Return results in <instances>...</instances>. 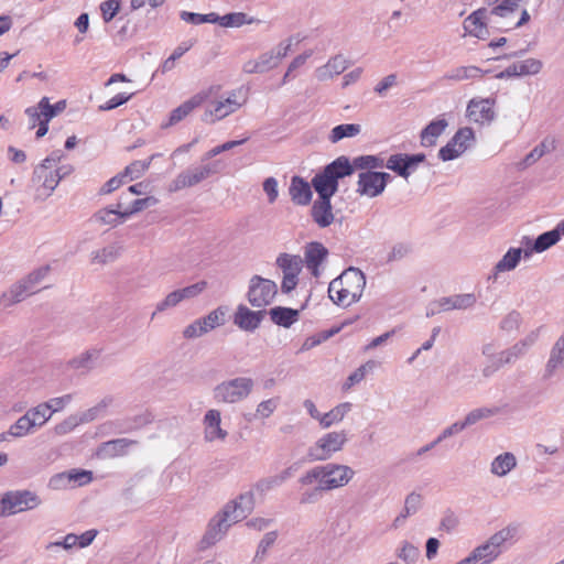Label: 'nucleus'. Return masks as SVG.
I'll return each instance as SVG.
<instances>
[{
	"label": "nucleus",
	"mask_w": 564,
	"mask_h": 564,
	"mask_svg": "<svg viewBox=\"0 0 564 564\" xmlns=\"http://www.w3.org/2000/svg\"><path fill=\"white\" fill-rule=\"evenodd\" d=\"M299 311L290 307L276 306L270 310L272 322L279 326L289 328L299 319Z\"/></svg>",
	"instance_id": "obj_39"
},
{
	"label": "nucleus",
	"mask_w": 564,
	"mask_h": 564,
	"mask_svg": "<svg viewBox=\"0 0 564 564\" xmlns=\"http://www.w3.org/2000/svg\"><path fill=\"white\" fill-rule=\"evenodd\" d=\"M279 398H270L261 401L256 409V417L258 419H268L270 417L274 411L278 409Z\"/></svg>",
	"instance_id": "obj_60"
},
{
	"label": "nucleus",
	"mask_w": 564,
	"mask_h": 564,
	"mask_svg": "<svg viewBox=\"0 0 564 564\" xmlns=\"http://www.w3.org/2000/svg\"><path fill=\"white\" fill-rule=\"evenodd\" d=\"M477 303V297L474 293L454 294L451 296L441 297L436 304L438 312H447L453 310L465 311L474 307Z\"/></svg>",
	"instance_id": "obj_24"
},
{
	"label": "nucleus",
	"mask_w": 564,
	"mask_h": 564,
	"mask_svg": "<svg viewBox=\"0 0 564 564\" xmlns=\"http://www.w3.org/2000/svg\"><path fill=\"white\" fill-rule=\"evenodd\" d=\"M207 286H208V283L206 281L202 280V281H198L191 285L181 288V289H178V291H180L182 300L184 302V301H189V300L198 297L202 293H204L206 291Z\"/></svg>",
	"instance_id": "obj_58"
},
{
	"label": "nucleus",
	"mask_w": 564,
	"mask_h": 564,
	"mask_svg": "<svg viewBox=\"0 0 564 564\" xmlns=\"http://www.w3.org/2000/svg\"><path fill=\"white\" fill-rule=\"evenodd\" d=\"M35 431L33 424H31L30 416L25 413L13 423L8 434L13 437H24Z\"/></svg>",
	"instance_id": "obj_54"
},
{
	"label": "nucleus",
	"mask_w": 564,
	"mask_h": 564,
	"mask_svg": "<svg viewBox=\"0 0 564 564\" xmlns=\"http://www.w3.org/2000/svg\"><path fill=\"white\" fill-rule=\"evenodd\" d=\"M301 486V496H300V503L302 505H308L316 502L322 492L325 491L324 489H319V485L316 484V486Z\"/></svg>",
	"instance_id": "obj_61"
},
{
	"label": "nucleus",
	"mask_w": 564,
	"mask_h": 564,
	"mask_svg": "<svg viewBox=\"0 0 564 564\" xmlns=\"http://www.w3.org/2000/svg\"><path fill=\"white\" fill-rule=\"evenodd\" d=\"M102 350L100 348H90L74 357L69 365L75 370L88 372L99 365Z\"/></svg>",
	"instance_id": "obj_29"
},
{
	"label": "nucleus",
	"mask_w": 564,
	"mask_h": 564,
	"mask_svg": "<svg viewBox=\"0 0 564 564\" xmlns=\"http://www.w3.org/2000/svg\"><path fill=\"white\" fill-rule=\"evenodd\" d=\"M62 151H54L34 166L30 188L33 199L42 203L51 197L61 181L74 172L70 164H62Z\"/></svg>",
	"instance_id": "obj_1"
},
{
	"label": "nucleus",
	"mask_w": 564,
	"mask_h": 564,
	"mask_svg": "<svg viewBox=\"0 0 564 564\" xmlns=\"http://www.w3.org/2000/svg\"><path fill=\"white\" fill-rule=\"evenodd\" d=\"M295 471H296V467L295 466H291V467L284 469L279 475H275L273 477H270V478H267V479H263V480L259 481L258 485H257V488L262 490V491L270 490L273 487L282 485L286 479L291 478L294 475Z\"/></svg>",
	"instance_id": "obj_53"
},
{
	"label": "nucleus",
	"mask_w": 564,
	"mask_h": 564,
	"mask_svg": "<svg viewBox=\"0 0 564 564\" xmlns=\"http://www.w3.org/2000/svg\"><path fill=\"white\" fill-rule=\"evenodd\" d=\"M518 460L513 453L505 452L497 455L490 463V474L498 478L508 476L516 467Z\"/></svg>",
	"instance_id": "obj_30"
},
{
	"label": "nucleus",
	"mask_w": 564,
	"mask_h": 564,
	"mask_svg": "<svg viewBox=\"0 0 564 564\" xmlns=\"http://www.w3.org/2000/svg\"><path fill=\"white\" fill-rule=\"evenodd\" d=\"M397 555L404 563L414 564L420 557V549L412 543L403 542V545L398 551Z\"/></svg>",
	"instance_id": "obj_59"
},
{
	"label": "nucleus",
	"mask_w": 564,
	"mask_h": 564,
	"mask_svg": "<svg viewBox=\"0 0 564 564\" xmlns=\"http://www.w3.org/2000/svg\"><path fill=\"white\" fill-rule=\"evenodd\" d=\"M120 1L119 0H107L100 4V11L105 22H110L116 14L119 12Z\"/></svg>",
	"instance_id": "obj_64"
},
{
	"label": "nucleus",
	"mask_w": 564,
	"mask_h": 564,
	"mask_svg": "<svg viewBox=\"0 0 564 564\" xmlns=\"http://www.w3.org/2000/svg\"><path fill=\"white\" fill-rule=\"evenodd\" d=\"M523 0H484L488 23L507 32L519 29L530 20L528 10H520Z\"/></svg>",
	"instance_id": "obj_2"
},
{
	"label": "nucleus",
	"mask_w": 564,
	"mask_h": 564,
	"mask_svg": "<svg viewBox=\"0 0 564 564\" xmlns=\"http://www.w3.org/2000/svg\"><path fill=\"white\" fill-rule=\"evenodd\" d=\"M355 471L347 465L328 463L308 469L299 478L302 486L319 485L325 491L346 486L354 477Z\"/></svg>",
	"instance_id": "obj_4"
},
{
	"label": "nucleus",
	"mask_w": 564,
	"mask_h": 564,
	"mask_svg": "<svg viewBox=\"0 0 564 564\" xmlns=\"http://www.w3.org/2000/svg\"><path fill=\"white\" fill-rule=\"evenodd\" d=\"M227 308L224 306H218L217 308L210 311L207 315L202 318H198L204 330L209 333L210 330L223 326L226 322Z\"/></svg>",
	"instance_id": "obj_42"
},
{
	"label": "nucleus",
	"mask_w": 564,
	"mask_h": 564,
	"mask_svg": "<svg viewBox=\"0 0 564 564\" xmlns=\"http://www.w3.org/2000/svg\"><path fill=\"white\" fill-rule=\"evenodd\" d=\"M213 90L214 87L200 90L173 109L169 116L167 122L163 123V128L175 126L184 120L194 109L202 106L210 97Z\"/></svg>",
	"instance_id": "obj_20"
},
{
	"label": "nucleus",
	"mask_w": 564,
	"mask_h": 564,
	"mask_svg": "<svg viewBox=\"0 0 564 564\" xmlns=\"http://www.w3.org/2000/svg\"><path fill=\"white\" fill-rule=\"evenodd\" d=\"M254 380L250 377H236L218 383L213 389L216 403L236 404L247 400L254 389Z\"/></svg>",
	"instance_id": "obj_7"
},
{
	"label": "nucleus",
	"mask_w": 564,
	"mask_h": 564,
	"mask_svg": "<svg viewBox=\"0 0 564 564\" xmlns=\"http://www.w3.org/2000/svg\"><path fill=\"white\" fill-rule=\"evenodd\" d=\"M347 442L348 434L344 430L325 433L310 446L307 456L313 462L330 459L336 453L344 449Z\"/></svg>",
	"instance_id": "obj_9"
},
{
	"label": "nucleus",
	"mask_w": 564,
	"mask_h": 564,
	"mask_svg": "<svg viewBox=\"0 0 564 564\" xmlns=\"http://www.w3.org/2000/svg\"><path fill=\"white\" fill-rule=\"evenodd\" d=\"M384 166L405 180H408L412 173L405 159V154L401 153L390 155L387 162H384Z\"/></svg>",
	"instance_id": "obj_48"
},
{
	"label": "nucleus",
	"mask_w": 564,
	"mask_h": 564,
	"mask_svg": "<svg viewBox=\"0 0 564 564\" xmlns=\"http://www.w3.org/2000/svg\"><path fill=\"white\" fill-rule=\"evenodd\" d=\"M37 496L28 490L8 491L0 495V516L8 517L39 506Z\"/></svg>",
	"instance_id": "obj_11"
},
{
	"label": "nucleus",
	"mask_w": 564,
	"mask_h": 564,
	"mask_svg": "<svg viewBox=\"0 0 564 564\" xmlns=\"http://www.w3.org/2000/svg\"><path fill=\"white\" fill-rule=\"evenodd\" d=\"M423 496L416 491L410 492L404 501L403 511L394 519V525L401 527L404 525V520L415 512L422 507Z\"/></svg>",
	"instance_id": "obj_38"
},
{
	"label": "nucleus",
	"mask_w": 564,
	"mask_h": 564,
	"mask_svg": "<svg viewBox=\"0 0 564 564\" xmlns=\"http://www.w3.org/2000/svg\"><path fill=\"white\" fill-rule=\"evenodd\" d=\"M524 258V248H510L494 267V275L514 270L521 258Z\"/></svg>",
	"instance_id": "obj_32"
},
{
	"label": "nucleus",
	"mask_w": 564,
	"mask_h": 564,
	"mask_svg": "<svg viewBox=\"0 0 564 564\" xmlns=\"http://www.w3.org/2000/svg\"><path fill=\"white\" fill-rule=\"evenodd\" d=\"M352 404L350 402H343L334 406L326 413H321L319 426L322 429H329L330 426L340 423L345 416L351 411Z\"/></svg>",
	"instance_id": "obj_36"
},
{
	"label": "nucleus",
	"mask_w": 564,
	"mask_h": 564,
	"mask_svg": "<svg viewBox=\"0 0 564 564\" xmlns=\"http://www.w3.org/2000/svg\"><path fill=\"white\" fill-rule=\"evenodd\" d=\"M354 173V166L350 164L349 158L341 155L325 166L317 173L312 185L319 198H332L338 189V180L349 176Z\"/></svg>",
	"instance_id": "obj_6"
},
{
	"label": "nucleus",
	"mask_w": 564,
	"mask_h": 564,
	"mask_svg": "<svg viewBox=\"0 0 564 564\" xmlns=\"http://www.w3.org/2000/svg\"><path fill=\"white\" fill-rule=\"evenodd\" d=\"M390 180L391 175L386 172H361L358 175L356 192L368 198L378 197L384 192Z\"/></svg>",
	"instance_id": "obj_15"
},
{
	"label": "nucleus",
	"mask_w": 564,
	"mask_h": 564,
	"mask_svg": "<svg viewBox=\"0 0 564 564\" xmlns=\"http://www.w3.org/2000/svg\"><path fill=\"white\" fill-rule=\"evenodd\" d=\"M217 173L216 163L204 164L181 172L169 185L170 192L193 187Z\"/></svg>",
	"instance_id": "obj_17"
},
{
	"label": "nucleus",
	"mask_w": 564,
	"mask_h": 564,
	"mask_svg": "<svg viewBox=\"0 0 564 564\" xmlns=\"http://www.w3.org/2000/svg\"><path fill=\"white\" fill-rule=\"evenodd\" d=\"M355 169L372 171L384 166V160L377 155H360L350 162Z\"/></svg>",
	"instance_id": "obj_56"
},
{
	"label": "nucleus",
	"mask_w": 564,
	"mask_h": 564,
	"mask_svg": "<svg viewBox=\"0 0 564 564\" xmlns=\"http://www.w3.org/2000/svg\"><path fill=\"white\" fill-rule=\"evenodd\" d=\"M121 256V247L110 243L105 247L95 249L89 254V263L96 268L108 265Z\"/></svg>",
	"instance_id": "obj_28"
},
{
	"label": "nucleus",
	"mask_w": 564,
	"mask_h": 564,
	"mask_svg": "<svg viewBox=\"0 0 564 564\" xmlns=\"http://www.w3.org/2000/svg\"><path fill=\"white\" fill-rule=\"evenodd\" d=\"M98 531H84L80 535L69 533L65 536L63 542L54 543L56 546H63L64 549H72L74 546L85 547L88 546L96 538Z\"/></svg>",
	"instance_id": "obj_41"
},
{
	"label": "nucleus",
	"mask_w": 564,
	"mask_h": 564,
	"mask_svg": "<svg viewBox=\"0 0 564 564\" xmlns=\"http://www.w3.org/2000/svg\"><path fill=\"white\" fill-rule=\"evenodd\" d=\"M46 408L47 406H45L44 403H40L39 405L26 411V414L30 416L31 424H33L35 430L44 426L46 422L52 417L51 411H48Z\"/></svg>",
	"instance_id": "obj_55"
},
{
	"label": "nucleus",
	"mask_w": 564,
	"mask_h": 564,
	"mask_svg": "<svg viewBox=\"0 0 564 564\" xmlns=\"http://www.w3.org/2000/svg\"><path fill=\"white\" fill-rule=\"evenodd\" d=\"M378 367V362L375 360H368L358 367L352 373L349 375L350 381H354L356 384L361 382L366 375L373 371Z\"/></svg>",
	"instance_id": "obj_63"
},
{
	"label": "nucleus",
	"mask_w": 564,
	"mask_h": 564,
	"mask_svg": "<svg viewBox=\"0 0 564 564\" xmlns=\"http://www.w3.org/2000/svg\"><path fill=\"white\" fill-rule=\"evenodd\" d=\"M291 41H284L262 53L257 58L243 63L242 72L246 74H263L278 67L291 48Z\"/></svg>",
	"instance_id": "obj_10"
},
{
	"label": "nucleus",
	"mask_w": 564,
	"mask_h": 564,
	"mask_svg": "<svg viewBox=\"0 0 564 564\" xmlns=\"http://www.w3.org/2000/svg\"><path fill=\"white\" fill-rule=\"evenodd\" d=\"M488 14L487 9L480 8L474 11L464 20V29L467 33L478 39L487 34Z\"/></svg>",
	"instance_id": "obj_26"
},
{
	"label": "nucleus",
	"mask_w": 564,
	"mask_h": 564,
	"mask_svg": "<svg viewBox=\"0 0 564 564\" xmlns=\"http://www.w3.org/2000/svg\"><path fill=\"white\" fill-rule=\"evenodd\" d=\"M84 423H89L88 421L84 420V412L73 414V415L68 416L67 419H65L59 424H57L55 426V432L58 435H64V434L69 433L70 431H73L76 426L84 424Z\"/></svg>",
	"instance_id": "obj_57"
},
{
	"label": "nucleus",
	"mask_w": 564,
	"mask_h": 564,
	"mask_svg": "<svg viewBox=\"0 0 564 564\" xmlns=\"http://www.w3.org/2000/svg\"><path fill=\"white\" fill-rule=\"evenodd\" d=\"M263 318V312L251 311L245 305H239L234 316V323L245 332H253Z\"/></svg>",
	"instance_id": "obj_25"
},
{
	"label": "nucleus",
	"mask_w": 564,
	"mask_h": 564,
	"mask_svg": "<svg viewBox=\"0 0 564 564\" xmlns=\"http://www.w3.org/2000/svg\"><path fill=\"white\" fill-rule=\"evenodd\" d=\"M348 66L346 58L341 55L332 57L325 65L318 67L315 76L318 80H328L341 74Z\"/></svg>",
	"instance_id": "obj_34"
},
{
	"label": "nucleus",
	"mask_w": 564,
	"mask_h": 564,
	"mask_svg": "<svg viewBox=\"0 0 564 564\" xmlns=\"http://www.w3.org/2000/svg\"><path fill=\"white\" fill-rule=\"evenodd\" d=\"M498 412L495 408H477L471 411H469L465 417L462 420L465 427H469L471 425L477 424L479 421L489 419L494 415H496Z\"/></svg>",
	"instance_id": "obj_52"
},
{
	"label": "nucleus",
	"mask_w": 564,
	"mask_h": 564,
	"mask_svg": "<svg viewBox=\"0 0 564 564\" xmlns=\"http://www.w3.org/2000/svg\"><path fill=\"white\" fill-rule=\"evenodd\" d=\"M360 131L361 127L357 123L339 124L332 129L328 139L332 143H337L345 138L358 135Z\"/></svg>",
	"instance_id": "obj_47"
},
{
	"label": "nucleus",
	"mask_w": 564,
	"mask_h": 564,
	"mask_svg": "<svg viewBox=\"0 0 564 564\" xmlns=\"http://www.w3.org/2000/svg\"><path fill=\"white\" fill-rule=\"evenodd\" d=\"M278 293V285L270 279L252 275L249 280L247 299L251 306L261 308L270 305Z\"/></svg>",
	"instance_id": "obj_12"
},
{
	"label": "nucleus",
	"mask_w": 564,
	"mask_h": 564,
	"mask_svg": "<svg viewBox=\"0 0 564 564\" xmlns=\"http://www.w3.org/2000/svg\"><path fill=\"white\" fill-rule=\"evenodd\" d=\"M327 254V249L319 242H311L305 247L304 260L315 278L319 276V265L325 261Z\"/></svg>",
	"instance_id": "obj_27"
},
{
	"label": "nucleus",
	"mask_w": 564,
	"mask_h": 564,
	"mask_svg": "<svg viewBox=\"0 0 564 564\" xmlns=\"http://www.w3.org/2000/svg\"><path fill=\"white\" fill-rule=\"evenodd\" d=\"M365 286L364 272L350 267L329 283L328 296L334 304L348 307L361 299Z\"/></svg>",
	"instance_id": "obj_3"
},
{
	"label": "nucleus",
	"mask_w": 564,
	"mask_h": 564,
	"mask_svg": "<svg viewBox=\"0 0 564 564\" xmlns=\"http://www.w3.org/2000/svg\"><path fill=\"white\" fill-rule=\"evenodd\" d=\"M312 217L319 227H327L334 221L330 198H319L314 202Z\"/></svg>",
	"instance_id": "obj_33"
},
{
	"label": "nucleus",
	"mask_w": 564,
	"mask_h": 564,
	"mask_svg": "<svg viewBox=\"0 0 564 564\" xmlns=\"http://www.w3.org/2000/svg\"><path fill=\"white\" fill-rule=\"evenodd\" d=\"M466 117L477 124L490 123L495 117V100L491 98H473L468 101Z\"/></svg>",
	"instance_id": "obj_19"
},
{
	"label": "nucleus",
	"mask_w": 564,
	"mask_h": 564,
	"mask_svg": "<svg viewBox=\"0 0 564 564\" xmlns=\"http://www.w3.org/2000/svg\"><path fill=\"white\" fill-rule=\"evenodd\" d=\"M538 338L536 332H531L523 339L516 343L512 347L498 354L499 365L512 364L523 357L528 350L534 345Z\"/></svg>",
	"instance_id": "obj_23"
},
{
	"label": "nucleus",
	"mask_w": 564,
	"mask_h": 564,
	"mask_svg": "<svg viewBox=\"0 0 564 564\" xmlns=\"http://www.w3.org/2000/svg\"><path fill=\"white\" fill-rule=\"evenodd\" d=\"M291 199L296 205H307L312 199L311 185L300 176H293L289 187Z\"/></svg>",
	"instance_id": "obj_31"
},
{
	"label": "nucleus",
	"mask_w": 564,
	"mask_h": 564,
	"mask_svg": "<svg viewBox=\"0 0 564 564\" xmlns=\"http://www.w3.org/2000/svg\"><path fill=\"white\" fill-rule=\"evenodd\" d=\"M254 507L251 491L238 495L227 501L209 520L208 529H229L248 518Z\"/></svg>",
	"instance_id": "obj_5"
},
{
	"label": "nucleus",
	"mask_w": 564,
	"mask_h": 564,
	"mask_svg": "<svg viewBox=\"0 0 564 564\" xmlns=\"http://www.w3.org/2000/svg\"><path fill=\"white\" fill-rule=\"evenodd\" d=\"M159 154L151 155L148 160L144 161H134L129 164L124 171L121 173L127 182L140 178L150 167L152 160H154Z\"/></svg>",
	"instance_id": "obj_45"
},
{
	"label": "nucleus",
	"mask_w": 564,
	"mask_h": 564,
	"mask_svg": "<svg viewBox=\"0 0 564 564\" xmlns=\"http://www.w3.org/2000/svg\"><path fill=\"white\" fill-rule=\"evenodd\" d=\"M485 73L486 72H484L481 68L474 65L459 66L452 69L447 74V78L456 82L474 80L481 78L485 75Z\"/></svg>",
	"instance_id": "obj_44"
},
{
	"label": "nucleus",
	"mask_w": 564,
	"mask_h": 564,
	"mask_svg": "<svg viewBox=\"0 0 564 564\" xmlns=\"http://www.w3.org/2000/svg\"><path fill=\"white\" fill-rule=\"evenodd\" d=\"M93 221L100 226L117 227L120 225L119 210L113 208H101L94 214Z\"/></svg>",
	"instance_id": "obj_49"
},
{
	"label": "nucleus",
	"mask_w": 564,
	"mask_h": 564,
	"mask_svg": "<svg viewBox=\"0 0 564 564\" xmlns=\"http://www.w3.org/2000/svg\"><path fill=\"white\" fill-rule=\"evenodd\" d=\"M517 532L518 531H496L485 544L489 545L492 552H497L498 556L503 547L511 545L518 539Z\"/></svg>",
	"instance_id": "obj_40"
},
{
	"label": "nucleus",
	"mask_w": 564,
	"mask_h": 564,
	"mask_svg": "<svg viewBox=\"0 0 564 564\" xmlns=\"http://www.w3.org/2000/svg\"><path fill=\"white\" fill-rule=\"evenodd\" d=\"M260 21L250 17L245 12H231L221 17V26L223 28H240L246 24H254Z\"/></svg>",
	"instance_id": "obj_46"
},
{
	"label": "nucleus",
	"mask_w": 564,
	"mask_h": 564,
	"mask_svg": "<svg viewBox=\"0 0 564 564\" xmlns=\"http://www.w3.org/2000/svg\"><path fill=\"white\" fill-rule=\"evenodd\" d=\"M246 102L247 96L242 89L231 90L206 107L202 121L209 124L215 123L238 111Z\"/></svg>",
	"instance_id": "obj_8"
},
{
	"label": "nucleus",
	"mask_w": 564,
	"mask_h": 564,
	"mask_svg": "<svg viewBox=\"0 0 564 564\" xmlns=\"http://www.w3.org/2000/svg\"><path fill=\"white\" fill-rule=\"evenodd\" d=\"M48 272V268H42L32 274L25 281L12 285L0 296V307L7 308L15 303L23 301L26 296L34 293L35 283H39Z\"/></svg>",
	"instance_id": "obj_13"
},
{
	"label": "nucleus",
	"mask_w": 564,
	"mask_h": 564,
	"mask_svg": "<svg viewBox=\"0 0 564 564\" xmlns=\"http://www.w3.org/2000/svg\"><path fill=\"white\" fill-rule=\"evenodd\" d=\"M543 62L539 58L528 57L518 61L496 75L497 79H509L513 77L534 76L541 73Z\"/></svg>",
	"instance_id": "obj_21"
},
{
	"label": "nucleus",
	"mask_w": 564,
	"mask_h": 564,
	"mask_svg": "<svg viewBox=\"0 0 564 564\" xmlns=\"http://www.w3.org/2000/svg\"><path fill=\"white\" fill-rule=\"evenodd\" d=\"M183 302L181 293L178 289L171 291L167 293L161 301L155 304L154 311L152 313V318L160 313L166 312L169 310L175 308Z\"/></svg>",
	"instance_id": "obj_50"
},
{
	"label": "nucleus",
	"mask_w": 564,
	"mask_h": 564,
	"mask_svg": "<svg viewBox=\"0 0 564 564\" xmlns=\"http://www.w3.org/2000/svg\"><path fill=\"white\" fill-rule=\"evenodd\" d=\"M475 141L474 130L469 127L460 128L453 138L438 151V158L442 161H452L459 158L471 147Z\"/></svg>",
	"instance_id": "obj_16"
},
{
	"label": "nucleus",
	"mask_w": 564,
	"mask_h": 564,
	"mask_svg": "<svg viewBox=\"0 0 564 564\" xmlns=\"http://www.w3.org/2000/svg\"><path fill=\"white\" fill-rule=\"evenodd\" d=\"M115 400L112 397L102 398L96 405L84 411V420L93 422L106 415L108 409L112 406Z\"/></svg>",
	"instance_id": "obj_51"
},
{
	"label": "nucleus",
	"mask_w": 564,
	"mask_h": 564,
	"mask_svg": "<svg viewBox=\"0 0 564 564\" xmlns=\"http://www.w3.org/2000/svg\"><path fill=\"white\" fill-rule=\"evenodd\" d=\"M48 110H54V108L50 104V99L47 97H43L36 106L26 108L25 115L29 119L30 129H33L41 123V120H43V113L48 112Z\"/></svg>",
	"instance_id": "obj_43"
},
{
	"label": "nucleus",
	"mask_w": 564,
	"mask_h": 564,
	"mask_svg": "<svg viewBox=\"0 0 564 564\" xmlns=\"http://www.w3.org/2000/svg\"><path fill=\"white\" fill-rule=\"evenodd\" d=\"M564 236V221H560L556 227L550 231L543 232L532 242L529 237H524L521 243L524 246V259H529L532 254L542 253L555 246Z\"/></svg>",
	"instance_id": "obj_18"
},
{
	"label": "nucleus",
	"mask_w": 564,
	"mask_h": 564,
	"mask_svg": "<svg viewBox=\"0 0 564 564\" xmlns=\"http://www.w3.org/2000/svg\"><path fill=\"white\" fill-rule=\"evenodd\" d=\"M447 127L448 122L443 117L431 121L421 132V144L423 147L435 145L438 137L443 134Z\"/></svg>",
	"instance_id": "obj_35"
},
{
	"label": "nucleus",
	"mask_w": 564,
	"mask_h": 564,
	"mask_svg": "<svg viewBox=\"0 0 564 564\" xmlns=\"http://www.w3.org/2000/svg\"><path fill=\"white\" fill-rule=\"evenodd\" d=\"M206 442L225 441L228 433L221 427V413L217 409L208 410L203 419Z\"/></svg>",
	"instance_id": "obj_22"
},
{
	"label": "nucleus",
	"mask_w": 564,
	"mask_h": 564,
	"mask_svg": "<svg viewBox=\"0 0 564 564\" xmlns=\"http://www.w3.org/2000/svg\"><path fill=\"white\" fill-rule=\"evenodd\" d=\"M137 441L129 438H117L104 443L100 447V454L106 457L121 456L128 453L130 447L137 445Z\"/></svg>",
	"instance_id": "obj_37"
},
{
	"label": "nucleus",
	"mask_w": 564,
	"mask_h": 564,
	"mask_svg": "<svg viewBox=\"0 0 564 564\" xmlns=\"http://www.w3.org/2000/svg\"><path fill=\"white\" fill-rule=\"evenodd\" d=\"M276 267L282 272L281 290L289 294L299 283V274L303 268V259L296 254L281 253L276 258Z\"/></svg>",
	"instance_id": "obj_14"
},
{
	"label": "nucleus",
	"mask_w": 564,
	"mask_h": 564,
	"mask_svg": "<svg viewBox=\"0 0 564 564\" xmlns=\"http://www.w3.org/2000/svg\"><path fill=\"white\" fill-rule=\"evenodd\" d=\"M473 558H477L480 564H490L495 558H497V552H492L489 545L485 543L477 546L471 551Z\"/></svg>",
	"instance_id": "obj_62"
}]
</instances>
